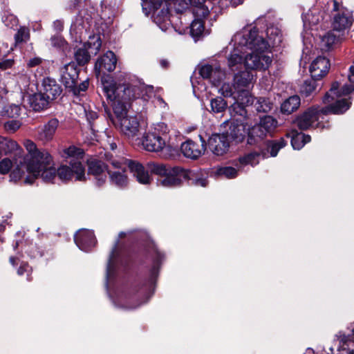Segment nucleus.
<instances>
[{
  "mask_svg": "<svg viewBox=\"0 0 354 354\" xmlns=\"http://www.w3.org/2000/svg\"><path fill=\"white\" fill-rule=\"evenodd\" d=\"M118 246L119 240H116L107 261L106 280L115 277L121 270L127 277L125 288L129 295L150 297L154 292L165 254L153 243L133 245L121 252Z\"/></svg>",
  "mask_w": 354,
  "mask_h": 354,
  "instance_id": "nucleus-1",
  "label": "nucleus"
},
{
  "mask_svg": "<svg viewBox=\"0 0 354 354\" xmlns=\"http://www.w3.org/2000/svg\"><path fill=\"white\" fill-rule=\"evenodd\" d=\"M102 92L111 103V107L104 105L109 123L129 138L137 136L140 122L137 116H130L127 113L131 102L141 95L140 87L131 84L116 85L110 76L102 78Z\"/></svg>",
  "mask_w": 354,
  "mask_h": 354,
  "instance_id": "nucleus-2",
  "label": "nucleus"
},
{
  "mask_svg": "<svg viewBox=\"0 0 354 354\" xmlns=\"http://www.w3.org/2000/svg\"><path fill=\"white\" fill-rule=\"evenodd\" d=\"M151 174L159 176L158 181L166 187H180L184 182L189 186L205 187L208 185L207 174L201 169H187L182 167L163 164H149Z\"/></svg>",
  "mask_w": 354,
  "mask_h": 354,
  "instance_id": "nucleus-3",
  "label": "nucleus"
},
{
  "mask_svg": "<svg viewBox=\"0 0 354 354\" xmlns=\"http://www.w3.org/2000/svg\"><path fill=\"white\" fill-rule=\"evenodd\" d=\"M243 44L252 50V53L245 57V68L261 71L263 67L261 61V53H265L270 45L262 36L259 35V29L254 26L248 33L243 35Z\"/></svg>",
  "mask_w": 354,
  "mask_h": 354,
  "instance_id": "nucleus-4",
  "label": "nucleus"
},
{
  "mask_svg": "<svg viewBox=\"0 0 354 354\" xmlns=\"http://www.w3.org/2000/svg\"><path fill=\"white\" fill-rule=\"evenodd\" d=\"M81 68L74 62L65 64L59 70V81L64 87L66 93L73 96L84 95L89 86V78L82 80L80 83V73Z\"/></svg>",
  "mask_w": 354,
  "mask_h": 354,
  "instance_id": "nucleus-5",
  "label": "nucleus"
},
{
  "mask_svg": "<svg viewBox=\"0 0 354 354\" xmlns=\"http://www.w3.org/2000/svg\"><path fill=\"white\" fill-rule=\"evenodd\" d=\"M322 115V108L318 106H312L297 115L294 123L301 131H306L310 128L321 130L329 129L330 128L329 120L324 122L323 117L322 120H319Z\"/></svg>",
  "mask_w": 354,
  "mask_h": 354,
  "instance_id": "nucleus-6",
  "label": "nucleus"
},
{
  "mask_svg": "<svg viewBox=\"0 0 354 354\" xmlns=\"http://www.w3.org/2000/svg\"><path fill=\"white\" fill-rule=\"evenodd\" d=\"M25 145L28 154L19 162L26 165L28 171H35L52 161L49 152L46 149H39L32 141L28 140Z\"/></svg>",
  "mask_w": 354,
  "mask_h": 354,
  "instance_id": "nucleus-7",
  "label": "nucleus"
},
{
  "mask_svg": "<svg viewBox=\"0 0 354 354\" xmlns=\"http://www.w3.org/2000/svg\"><path fill=\"white\" fill-rule=\"evenodd\" d=\"M278 122L271 115L260 118L259 122L249 128L247 145L253 146L258 145L267 135L272 136L277 127Z\"/></svg>",
  "mask_w": 354,
  "mask_h": 354,
  "instance_id": "nucleus-8",
  "label": "nucleus"
},
{
  "mask_svg": "<svg viewBox=\"0 0 354 354\" xmlns=\"http://www.w3.org/2000/svg\"><path fill=\"white\" fill-rule=\"evenodd\" d=\"M67 164L61 165L56 169L58 178L64 183L75 181L86 182L85 167L82 162L77 160H70Z\"/></svg>",
  "mask_w": 354,
  "mask_h": 354,
  "instance_id": "nucleus-9",
  "label": "nucleus"
},
{
  "mask_svg": "<svg viewBox=\"0 0 354 354\" xmlns=\"http://www.w3.org/2000/svg\"><path fill=\"white\" fill-rule=\"evenodd\" d=\"M117 64V57L115 54L112 51H108L103 55L100 56L97 58L94 67L95 74L97 78H100V84L101 88H102V78L104 76H110L114 80L113 77L109 74H106V72H112L115 69ZM114 84L116 85H119L120 84H116L115 80H113ZM123 83L122 84H124Z\"/></svg>",
  "mask_w": 354,
  "mask_h": 354,
  "instance_id": "nucleus-10",
  "label": "nucleus"
},
{
  "mask_svg": "<svg viewBox=\"0 0 354 354\" xmlns=\"http://www.w3.org/2000/svg\"><path fill=\"white\" fill-rule=\"evenodd\" d=\"M88 175L94 176L95 185L97 187H102L106 181V174L109 171V165L103 160L93 158L87 160Z\"/></svg>",
  "mask_w": 354,
  "mask_h": 354,
  "instance_id": "nucleus-11",
  "label": "nucleus"
},
{
  "mask_svg": "<svg viewBox=\"0 0 354 354\" xmlns=\"http://www.w3.org/2000/svg\"><path fill=\"white\" fill-rule=\"evenodd\" d=\"M199 142L187 139L183 142L180 146V151L183 156L192 160L198 159L207 149V142L205 139L201 136H198Z\"/></svg>",
  "mask_w": 354,
  "mask_h": 354,
  "instance_id": "nucleus-12",
  "label": "nucleus"
},
{
  "mask_svg": "<svg viewBox=\"0 0 354 354\" xmlns=\"http://www.w3.org/2000/svg\"><path fill=\"white\" fill-rule=\"evenodd\" d=\"M192 6L194 19L190 24V34L194 38L201 36L205 30V19L209 15L208 7Z\"/></svg>",
  "mask_w": 354,
  "mask_h": 354,
  "instance_id": "nucleus-13",
  "label": "nucleus"
},
{
  "mask_svg": "<svg viewBox=\"0 0 354 354\" xmlns=\"http://www.w3.org/2000/svg\"><path fill=\"white\" fill-rule=\"evenodd\" d=\"M40 88L51 103L55 102L58 98L62 99L67 94L62 84L50 77H45L42 79Z\"/></svg>",
  "mask_w": 354,
  "mask_h": 354,
  "instance_id": "nucleus-14",
  "label": "nucleus"
},
{
  "mask_svg": "<svg viewBox=\"0 0 354 354\" xmlns=\"http://www.w3.org/2000/svg\"><path fill=\"white\" fill-rule=\"evenodd\" d=\"M228 129L225 131V133H227V138L230 143H234L238 145L243 142L245 138L246 140L248 139V131L249 128L241 122L232 121L228 124Z\"/></svg>",
  "mask_w": 354,
  "mask_h": 354,
  "instance_id": "nucleus-15",
  "label": "nucleus"
},
{
  "mask_svg": "<svg viewBox=\"0 0 354 354\" xmlns=\"http://www.w3.org/2000/svg\"><path fill=\"white\" fill-rule=\"evenodd\" d=\"M227 135L223 132L212 134L209 138L207 146L214 155L223 156L228 151L230 142Z\"/></svg>",
  "mask_w": 354,
  "mask_h": 354,
  "instance_id": "nucleus-16",
  "label": "nucleus"
},
{
  "mask_svg": "<svg viewBox=\"0 0 354 354\" xmlns=\"http://www.w3.org/2000/svg\"><path fill=\"white\" fill-rule=\"evenodd\" d=\"M53 160L35 171H28L29 174H32V176H27L24 180L25 183L31 185L39 176H41L45 183H55L54 180L57 175L56 169L50 166Z\"/></svg>",
  "mask_w": 354,
  "mask_h": 354,
  "instance_id": "nucleus-17",
  "label": "nucleus"
},
{
  "mask_svg": "<svg viewBox=\"0 0 354 354\" xmlns=\"http://www.w3.org/2000/svg\"><path fill=\"white\" fill-rule=\"evenodd\" d=\"M142 144L147 151L157 152L164 148L165 140L159 133L148 132L143 136Z\"/></svg>",
  "mask_w": 354,
  "mask_h": 354,
  "instance_id": "nucleus-18",
  "label": "nucleus"
},
{
  "mask_svg": "<svg viewBox=\"0 0 354 354\" xmlns=\"http://www.w3.org/2000/svg\"><path fill=\"white\" fill-rule=\"evenodd\" d=\"M330 60L324 56H318L311 63L309 72L313 78L321 80L327 75L330 69Z\"/></svg>",
  "mask_w": 354,
  "mask_h": 354,
  "instance_id": "nucleus-19",
  "label": "nucleus"
},
{
  "mask_svg": "<svg viewBox=\"0 0 354 354\" xmlns=\"http://www.w3.org/2000/svg\"><path fill=\"white\" fill-rule=\"evenodd\" d=\"M322 107V115H327L328 114L342 115L345 113L352 105V98H342L336 100L333 103Z\"/></svg>",
  "mask_w": 354,
  "mask_h": 354,
  "instance_id": "nucleus-20",
  "label": "nucleus"
},
{
  "mask_svg": "<svg viewBox=\"0 0 354 354\" xmlns=\"http://www.w3.org/2000/svg\"><path fill=\"white\" fill-rule=\"evenodd\" d=\"M353 24V18L349 12H338L333 16L332 21V28L336 32L343 33L344 35L345 31L350 29Z\"/></svg>",
  "mask_w": 354,
  "mask_h": 354,
  "instance_id": "nucleus-21",
  "label": "nucleus"
},
{
  "mask_svg": "<svg viewBox=\"0 0 354 354\" xmlns=\"http://www.w3.org/2000/svg\"><path fill=\"white\" fill-rule=\"evenodd\" d=\"M77 246L82 251L89 252L96 244L94 234L88 230H83L74 236Z\"/></svg>",
  "mask_w": 354,
  "mask_h": 354,
  "instance_id": "nucleus-22",
  "label": "nucleus"
},
{
  "mask_svg": "<svg viewBox=\"0 0 354 354\" xmlns=\"http://www.w3.org/2000/svg\"><path fill=\"white\" fill-rule=\"evenodd\" d=\"M287 145V141L283 138L279 140H267L264 142V147L261 148V152L263 158L276 157L279 150Z\"/></svg>",
  "mask_w": 354,
  "mask_h": 354,
  "instance_id": "nucleus-23",
  "label": "nucleus"
},
{
  "mask_svg": "<svg viewBox=\"0 0 354 354\" xmlns=\"http://www.w3.org/2000/svg\"><path fill=\"white\" fill-rule=\"evenodd\" d=\"M30 106L35 112H40L50 107L52 104L49 100L46 97L43 91L39 88V91L29 96Z\"/></svg>",
  "mask_w": 354,
  "mask_h": 354,
  "instance_id": "nucleus-24",
  "label": "nucleus"
},
{
  "mask_svg": "<svg viewBox=\"0 0 354 354\" xmlns=\"http://www.w3.org/2000/svg\"><path fill=\"white\" fill-rule=\"evenodd\" d=\"M22 149L17 142L10 138L0 136V158L3 156L14 154L17 156L21 153Z\"/></svg>",
  "mask_w": 354,
  "mask_h": 354,
  "instance_id": "nucleus-25",
  "label": "nucleus"
},
{
  "mask_svg": "<svg viewBox=\"0 0 354 354\" xmlns=\"http://www.w3.org/2000/svg\"><path fill=\"white\" fill-rule=\"evenodd\" d=\"M59 120L57 118L50 119L38 131V138L44 142H48L53 139L58 127Z\"/></svg>",
  "mask_w": 354,
  "mask_h": 354,
  "instance_id": "nucleus-26",
  "label": "nucleus"
},
{
  "mask_svg": "<svg viewBox=\"0 0 354 354\" xmlns=\"http://www.w3.org/2000/svg\"><path fill=\"white\" fill-rule=\"evenodd\" d=\"M127 169L122 171H108L111 183L120 187L124 188L128 185V177L126 174Z\"/></svg>",
  "mask_w": 354,
  "mask_h": 354,
  "instance_id": "nucleus-27",
  "label": "nucleus"
},
{
  "mask_svg": "<svg viewBox=\"0 0 354 354\" xmlns=\"http://www.w3.org/2000/svg\"><path fill=\"white\" fill-rule=\"evenodd\" d=\"M301 104L299 95H294L286 99L281 104V112L283 114L290 115L297 111Z\"/></svg>",
  "mask_w": 354,
  "mask_h": 354,
  "instance_id": "nucleus-28",
  "label": "nucleus"
},
{
  "mask_svg": "<svg viewBox=\"0 0 354 354\" xmlns=\"http://www.w3.org/2000/svg\"><path fill=\"white\" fill-rule=\"evenodd\" d=\"M253 79V74L245 68V71H240L234 76V85L236 88L241 89L248 86Z\"/></svg>",
  "mask_w": 354,
  "mask_h": 354,
  "instance_id": "nucleus-29",
  "label": "nucleus"
},
{
  "mask_svg": "<svg viewBox=\"0 0 354 354\" xmlns=\"http://www.w3.org/2000/svg\"><path fill=\"white\" fill-rule=\"evenodd\" d=\"M235 104L243 110L245 106L252 105L254 102V98L248 90L241 89L238 91L237 95L234 97Z\"/></svg>",
  "mask_w": 354,
  "mask_h": 354,
  "instance_id": "nucleus-30",
  "label": "nucleus"
},
{
  "mask_svg": "<svg viewBox=\"0 0 354 354\" xmlns=\"http://www.w3.org/2000/svg\"><path fill=\"white\" fill-rule=\"evenodd\" d=\"M344 36L343 33L336 32V31H333V29H332L324 35L322 41L327 49L330 50L337 44H340Z\"/></svg>",
  "mask_w": 354,
  "mask_h": 354,
  "instance_id": "nucleus-31",
  "label": "nucleus"
},
{
  "mask_svg": "<svg viewBox=\"0 0 354 354\" xmlns=\"http://www.w3.org/2000/svg\"><path fill=\"white\" fill-rule=\"evenodd\" d=\"M85 155L84 149L75 145H71L64 149L61 152V156L64 158H71V160H80L83 159Z\"/></svg>",
  "mask_w": 354,
  "mask_h": 354,
  "instance_id": "nucleus-32",
  "label": "nucleus"
},
{
  "mask_svg": "<svg viewBox=\"0 0 354 354\" xmlns=\"http://www.w3.org/2000/svg\"><path fill=\"white\" fill-rule=\"evenodd\" d=\"M245 57L236 53H232L227 59L229 68L233 72L245 68Z\"/></svg>",
  "mask_w": 354,
  "mask_h": 354,
  "instance_id": "nucleus-33",
  "label": "nucleus"
},
{
  "mask_svg": "<svg viewBox=\"0 0 354 354\" xmlns=\"http://www.w3.org/2000/svg\"><path fill=\"white\" fill-rule=\"evenodd\" d=\"M262 156L261 150L259 151H253L244 154L239 158V162L242 165H250L255 166L259 164V158Z\"/></svg>",
  "mask_w": 354,
  "mask_h": 354,
  "instance_id": "nucleus-34",
  "label": "nucleus"
},
{
  "mask_svg": "<svg viewBox=\"0 0 354 354\" xmlns=\"http://www.w3.org/2000/svg\"><path fill=\"white\" fill-rule=\"evenodd\" d=\"M24 252L31 259L40 258L44 255L42 246L32 242L25 245Z\"/></svg>",
  "mask_w": 354,
  "mask_h": 354,
  "instance_id": "nucleus-35",
  "label": "nucleus"
},
{
  "mask_svg": "<svg viewBox=\"0 0 354 354\" xmlns=\"http://www.w3.org/2000/svg\"><path fill=\"white\" fill-rule=\"evenodd\" d=\"M317 80H319V79L313 78L312 77L310 79L305 80L301 87V94L305 97L313 95L318 86Z\"/></svg>",
  "mask_w": 354,
  "mask_h": 354,
  "instance_id": "nucleus-36",
  "label": "nucleus"
},
{
  "mask_svg": "<svg viewBox=\"0 0 354 354\" xmlns=\"http://www.w3.org/2000/svg\"><path fill=\"white\" fill-rule=\"evenodd\" d=\"M340 84L337 81H335L331 84L330 88L326 93L323 97V102L324 104L330 103L335 100V97H339L340 94Z\"/></svg>",
  "mask_w": 354,
  "mask_h": 354,
  "instance_id": "nucleus-37",
  "label": "nucleus"
},
{
  "mask_svg": "<svg viewBox=\"0 0 354 354\" xmlns=\"http://www.w3.org/2000/svg\"><path fill=\"white\" fill-rule=\"evenodd\" d=\"M75 59L78 66H84L87 64L90 59L91 55L86 48H78L74 55Z\"/></svg>",
  "mask_w": 354,
  "mask_h": 354,
  "instance_id": "nucleus-38",
  "label": "nucleus"
},
{
  "mask_svg": "<svg viewBox=\"0 0 354 354\" xmlns=\"http://www.w3.org/2000/svg\"><path fill=\"white\" fill-rule=\"evenodd\" d=\"M212 111L215 113L224 112L227 107V102L222 97L212 98L210 101Z\"/></svg>",
  "mask_w": 354,
  "mask_h": 354,
  "instance_id": "nucleus-39",
  "label": "nucleus"
},
{
  "mask_svg": "<svg viewBox=\"0 0 354 354\" xmlns=\"http://www.w3.org/2000/svg\"><path fill=\"white\" fill-rule=\"evenodd\" d=\"M30 37V30L26 26H21L16 34L15 35V44L26 43L29 41Z\"/></svg>",
  "mask_w": 354,
  "mask_h": 354,
  "instance_id": "nucleus-40",
  "label": "nucleus"
},
{
  "mask_svg": "<svg viewBox=\"0 0 354 354\" xmlns=\"http://www.w3.org/2000/svg\"><path fill=\"white\" fill-rule=\"evenodd\" d=\"M266 35L273 46L279 45L281 42V33L278 28L274 26L268 28Z\"/></svg>",
  "mask_w": 354,
  "mask_h": 354,
  "instance_id": "nucleus-41",
  "label": "nucleus"
},
{
  "mask_svg": "<svg viewBox=\"0 0 354 354\" xmlns=\"http://www.w3.org/2000/svg\"><path fill=\"white\" fill-rule=\"evenodd\" d=\"M216 174L218 176H223L227 178H234L237 176L238 171L233 167H221L216 171Z\"/></svg>",
  "mask_w": 354,
  "mask_h": 354,
  "instance_id": "nucleus-42",
  "label": "nucleus"
},
{
  "mask_svg": "<svg viewBox=\"0 0 354 354\" xmlns=\"http://www.w3.org/2000/svg\"><path fill=\"white\" fill-rule=\"evenodd\" d=\"M17 273L19 276H22L24 274H26V280L28 281H32L33 279L32 276V268L28 262L22 261L17 270Z\"/></svg>",
  "mask_w": 354,
  "mask_h": 354,
  "instance_id": "nucleus-43",
  "label": "nucleus"
},
{
  "mask_svg": "<svg viewBox=\"0 0 354 354\" xmlns=\"http://www.w3.org/2000/svg\"><path fill=\"white\" fill-rule=\"evenodd\" d=\"M236 85H232L230 83H223L219 90L221 95L225 97H234V90L236 88Z\"/></svg>",
  "mask_w": 354,
  "mask_h": 354,
  "instance_id": "nucleus-44",
  "label": "nucleus"
},
{
  "mask_svg": "<svg viewBox=\"0 0 354 354\" xmlns=\"http://www.w3.org/2000/svg\"><path fill=\"white\" fill-rule=\"evenodd\" d=\"M225 77V73L222 71L220 66L214 68L212 77L209 80L214 86L220 84L221 82Z\"/></svg>",
  "mask_w": 354,
  "mask_h": 354,
  "instance_id": "nucleus-45",
  "label": "nucleus"
},
{
  "mask_svg": "<svg viewBox=\"0 0 354 354\" xmlns=\"http://www.w3.org/2000/svg\"><path fill=\"white\" fill-rule=\"evenodd\" d=\"M214 68L210 64H204L199 67L198 73L203 79L210 80L212 77Z\"/></svg>",
  "mask_w": 354,
  "mask_h": 354,
  "instance_id": "nucleus-46",
  "label": "nucleus"
},
{
  "mask_svg": "<svg viewBox=\"0 0 354 354\" xmlns=\"http://www.w3.org/2000/svg\"><path fill=\"white\" fill-rule=\"evenodd\" d=\"M290 143L292 148L296 150H299L304 146L299 132H297V131L292 132Z\"/></svg>",
  "mask_w": 354,
  "mask_h": 354,
  "instance_id": "nucleus-47",
  "label": "nucleus"
},
{
  "mask_svg": "<svg viewBox=\"0 0 354 354\" xmlns=\"http://www.w3.org/2000/svg\"><path fill=\"white\" fill-rule=\"evenodd\" d=\"M272 109V104L266 98H260L256 104L258 112L267 113Z\"/></svg>",
  "mask_w": 354,
  "mask_h": 354,
  "instance_id": "nucleus-48",
  "label": "nucleus"
},
{
  "mask_svg": "<svg viewBox=\"0 0 354 354\" xmlns=\"http://www.w3.org/2000/svg\"><path fill=\"white\" fill-rule=\"evenodd\" d=\"M124 163L125 165L128 167L130 171L133 173L134 176H136L141 169H143V165L136 160L125 159Z\"/></svg>",
  "mask_w": 354,
  "mask_h": 354,
  "instance_id": "nucleus-49",
  "label": "nucleus"
},
{
  "mask_svg": "<svg viewBox=\"0 0 354 354\" xmlns=\"http://www.w3.org/2000/svg\"><path fill=\"white\" fill-rule=\"evenodd\" d=\"M92 17L90 15L83 14L82 11H80L76 17L75 23L78 26L84 27L85 24L89 26Z\"/></svg>",
  "mask_w": 354,
  "mask_h": 354,
  "instance_id": "nucleus-50",
  "label": "nucleus"
},
{
  "mask_svg": "<svg viewBox=\"0 0 354 354\" xmlns=\"http://www.w3.org/2000/svg\"><path fill=\"white\" fill-rule=\"evenodd\" d=\"M135 176L136 177L137 180L141 184H148L150 183L149 172L145 170L144 167L143 169H141Z\"/></svg>",
  "mask_w": 354,
  "mask_h": 354,
  "instance_id": "nucleus-51",
  "label": "nucleus"
},
{
  "mask_svg": "<svg viewBox=\"0 0 354 354\" xmlns=\"http://www.w3.org/2000/svg\"><path fill=\"white\" fill-rule=\"evenodd\" d=\"M6 55L0 58V69L1 71H6L7 69L12 68L15 64L14 59L6 58Z\"/></svg>",
  "mask_w": 354,
  "mask_h": 354,
  "instance_id": "nucleus-52",
  "label": "nucleus"
},
{
  "mask_svg": "<svg viewBox=\"0 0 354 354\" xmlns=\"http://www.w3.org/2000/svg\"><path fill=\"white\" fill-rule=\"evenodd\" d=\"M12 166V162L10 160V158H3L0 162V174H8L10 171Z\"/></svg>",
  "mask_w": 354,
  "mask_h": 354,
  "instance_id": "nucleus-53",
  "label": "nucleus"
},
{
  "mask_svg": "<svg viewBox=\"0 0 354 354\" xmlns=\"http://www.w3.org/2000/svg\"><path fill=\"white\" fill-rule=\"evenodd\" d=\"M6 113L10 118H18L21 114V107L16 104H11L7 109Z\"/></svg>",
  "mask_w": 354,
  "mask_h": 354,
  "instance_id": "nucleus-54",
  "label": "nucleus"
},
{
  "mask_svg": "<svg viewBox=\"0 0 354 354\" xmlns=\"http://www.w3.org/2000/svg\"><path fill=\"white\" fill-rule=\"evenodd\" d=\"M51 44L53 46L62 48H64L65 44H66V41L60 35H54L51 37L50 38Z\"/></svg>",
  "mask_w": 354,
  "mask_h": 354,
  "instance_id": "nucleus-55",
  "label": "nucleus"
},
{
  "mask_svg": "<svg viewBox=\"0 0 354 354\" xmlns=\"http://www.w3.org/2000/svg\"><path fill=\"white\" fill-rule=\"evenodd\" d=\"M162 2L160 1L149 0L147 3V10H144L146 15H148L151 11H156L161 6Z\"/></svg>",
  "mask_w": 354,
  "mask_h": 354,
  "instance_id": "nucleus-56",
  "label": "nucleus"
},
{
  "mask_svg": "<svg viewBox=\"0 0 354 354\" xmlns=\"http://www.w3.org/2000/svg\"><path fill=\"white\" fill-rule=\"evenodd\" d=\"M261 61L262 62L261 65L263 66L261 68V71H266L272 64V59L270 56L266 55L264 53H261Z\"/></svg>",
  "mask_w": 354,
  "mask_h": 354,
  "instance_id": "nucleus-57",
  "label": "nucleus"
},
{
  "mask_svg": "<svg viewBox=\"0 0 354 354\" xmlns=\"http://www.w3.org/2000/svg\"><path fill=\"white\" fill-rule=\"evenodd\" d=\"M20 122L17 120L8 121L5 124V128L9 131H15L20 127Z\"/></svg>",
  "mask_w": 354,
  "mask_h": 354,
  "instance_id": "nucleus-58",
  "label": "nucleus"
},
{
  "mask_svg": "<svg viewBox=\"0 0 354 354\" xmlns=\"http://www.w3.org/2000/svg\"><path fill=\"white\" fill-rule=\"evenodd\" d=\"M354 91V86L352 84H344L341 88H340V94L339 97L341 96H345L351 94Z\"/></svg>",
  "mask_w": 354,
  "mask_h": 354,
  "instance_id": "nucleus-59",
  "label": "nucleus"
},
{
  "mask_svg": "<svg viewBox=\"0 0 354 354\" xmlns=\"http://www.w3.org/2000/svg\"><path fill=\"white\" fill-rule=\"evenodd\" d=\"M24 171H22L19 166L17 167V168L14 170H12L10 173V178L17 181L21 178L22 175L24 174Z\"/></svg>",
  "mask_w": 354,
  "mask_h": 354,
  "instance_id": "nucleus-60",
  "label": "nucleus"
},
{
  "mask_svg": "<svg viewBox=\"0 0 354 354\" xmlns=\"http://www.w3.org/2000/svg\"><path fill=\"white\" fill-rule=\"evenodd\" d=\"M110 163L114 169H118L117 171H122L123 169H127L124 162H122L118 160H112Z\"/></svg>",
  "mask_w": 354,
  "mask_h": 354,
  "instance_id": "nucleus-61",
  "label": "nucleus"
},
{
  "mask_svg": "<svg viewBox=\"0 0 354 354\" xmlns=\"http://www.w3.org/2000/svg\"><path fill=\"white\" fill-rule=\"evenodd\" d=\"M42 63V59L39 57H35L29 59L27 63L28 68H33L40 65Z\"/></svg>",
  "mask_w": 354,
  "mask_h": 354,
  "instance_id": "nucleus-62",
  "label": "nucleus"
},
{
  "mask_svg": "<svg viewBox=\"0 0 354 354\" xmlns=\"http://www.w3.org/2000/svg\"><path fill=\"white\" fill-rule=\"evenodd\" d=\"M82 2V0L70 1L68 3V9L73 12V10H77L80 7Z\"/></svg>",
  "mask_w": 354,
  "mask_h": 354,
  "instance_id": "nucleus-63",
  "label": "nucleus"
},
{
  "mask_svg": "<svg viewBox=\"0 0 354 354\" xmlns=\"http://www.w3.org/2000/svg\"><path fill=\"white\" fill-rule=\"evenodd\" d=\"M53 26L55 30L57 31H62L64 28L63 21L61 20H56L53 23Z\"/></svg>",
  "mask_w": 354,
  "mask_h": 354,
  "instance_id": "nucleus-64",
  "label": "nucleus"
}]
</instances>
